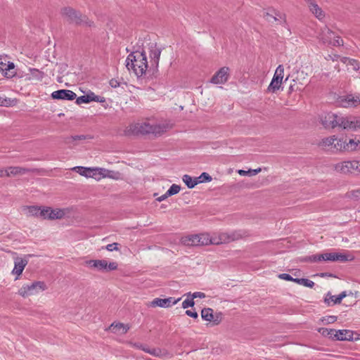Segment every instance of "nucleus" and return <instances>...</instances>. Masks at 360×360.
<instances>
[{
  "label": "nucleus",
  "mask_w": 360,
  "mask_h": 360,
  "mask_svg": "<svg viewBox=\"0 0 360 360\" xmlns=\"http://www.w3.org/2000/svg\"><path fill=\"white\" fill-rule=\"evenodd\" d=\"M319 332L322 335H323L325 337H328L329 338L335 340V329H328V328H321L319 329Z\"/></svg>",
  "instance_id": "obj_31"
},
{
  "label": "nucleus",
  "mask_w": 360,
  "mask_h": 360,
  "mask_svg": "<svg viewBox=\"0 0 360 360\" xmlns=\"http://www.w3.org/2000/svg\"><path fill=\"white\" fill-rule=\"evenodd\" d=\"M183 181L189 188H194L198 183H201L202 181H198L197 178L193 179L191 176L185 174L182 177Z\"/></svg>",
  "instance_id": "obj_27"
},
{
  "label": "nucleus",
  "mask_w": 360,
  "mask_h": 360,
  "mask_svg": "<svg viewBox=\"0 0 360 360\" xmlns=\"http://www.w3.org/2000/svg\"><path fill=\"white\" fill-rule=\"evenodd\" d=\"M219 240L220 241V244L222 243H229L235 240H238L245 238L248 236L247 231L238 230L233 231L230 233L222 232L219 233Z\"/></svg>",
  "instance_id": "obj_9"
},
{
  "label": "nucleus",
  "mask_w": 360,
  "mask_h": 360,
  "mask_svg": "<svg viewBox=\"0 0 360 360\" xmlns=\"http://www.w3.org/2000/svg\"><path fill=\"white\" fill-rule=\"evenodd\" d=\"M40 207L37 206H28L27 207V215L30 217H39Z\"/></svg>",
  "instance_id": "obj_35"
},
{
  "label": "nucleus",
  "mask_w": 360,
  "mask_h": 360,
  "mask_svg": "<svg viewBox=\"0 0 360 360\" xmlns=\"http://www.w3.org/2000/svg\"><path fill=\"white\" fill-rule=\"evenodd\" d=\"M283 75H284V68L282 65H279L274 73V75L273 77V79H277L278 81L282 82L283 79Z\"/></svg>",
  "instance_id": "obj_38"
},
{
  "label": "nucleus",
  "mask_w": 360,
  "mask_h": 360,
  "mask_svg": "<svg viewBox=\"0 0 360 360\" xmlns=\"http://www.w3.org/2000/svg\"><path fill=\"white\" fill-rule=\"evenodd\" d=\"M6 169L5 170L0 169V177L6 176Z\"/></svg>",
  "instance_id": "obj_63"
},
{
  "label": "nucleus",
  "mask_w": 360,
  "mask_h": 360,
  "mask_svg": "<svg viewBox=\"0 0 360 360\" xmlns=\"http://www.w3.org/2000/svg\"><path fill=\"white\" fill-rule=\"evenodd\" d=\"M282 84V82L278 81L277 79H272L270 84L267 88V91L271 93H275L278 91Z\"/></svg>",
  "instance_id": "obj_30"
},
{
  "label": "nucleus",
  "mask_w": 360,
  "mask_h": 360,
  "mask_svg": "<svg viewBox=\"0 0 360 360\" xmlns=\"http://www.w3.org/2000/svg\"><path fill=\"white\" fill-rule=\"evenodd\" d=\"M139 131L142 134H153V124L144 122L140 125Z\"/></svg>",
  "instance_id": "obj_34"
},
{
  "label": "nucleus",
  "mask_w": 360,
  "mask_h": 360,
  "mask_svg": "<svg viewBox=\"0 0 360 360\" xmlns=\"http://www.w3.org/2000/svg\"><path fill=\"white\" fill-rule=\"evenodd\" d=\"M347 296L345 291L342 292L338 296L335 297V300L333 301V304H340L342 299Z\"/></svg>",
  "instance_id": "obj_51"
},
{
  "label": "nucleus",
  "mask_w": 360,
  "mask_h": 360,
  "mask_svg": "<svg viewBox=\"0 0 360 360\" xmlns=\"http://www.w3.org/2000/svg\"><path fill=\"white\" fill-rule=\"evenodd\" d=\"M318 38L325 44L333 46H338L343 44V40L340 37L335 36V33L326 26L321 30Z\"/></svg>",
  "instance_id": "obj_4"
},
{
  "label": "nucleus",
  "mask_w": 360,
  "mask_h": 360,
  "mask_svg": "<svg viewBox=\"0 0 360 360\" xmlns=\"http://www.w3.org/2000/svg\"><path fill=\"white\" fill-rule=\"evenodd\" d=\"M28 264V260L26 259H22L17 257L15 259L14 268L12 271V274L16 275L15 280H18L19 276L22 274L25 267Z\"/></svg>",
  "instance_id": "obj_18"
},
{
  "label": "nucleus",
  "mask_w": 360,
  "mask_h": 360,
  "mask_svg": "<svg viewBox=\"0 0 360 360\" xmlns=\"http://www.w3.org/2000/svg\"><path fill=\"white\" fill-rule=\"evenodd\" d=\"M14 68H15L14 63H9L6 70H10L13 69Z\"/></svg>",
  "instance_id": "obj_62"
},
{
  "label": "nucleus",
  "mask_w": 360,
  "mask_h": 360,
  "mask_svg": "<svg viewBox=\"0 0 360 360\" xmlns=\"http://www.w3.org/2000/svg\"><path fill=\"white\" fill-rule=\"evenodd\" d=\"M306 260L309 261L311 262H317L322 261L321 254L309 256Z\"/></svg>",
  "instance_id": "obj_47"
},
{
  "label": "nucleus",
  "mask_w": 360,
  "mask_h": 360,
  "mask_svg": "<svg viewBox=\"0 0 360 360\" xmlns=\"http://www.w3.org/2000/svg\"><path fill=\"white\" fill-rule=\"evenodd\" d=\"M294 84H291L289 87V93L298 90V87H295L296 82L295 79L292 80Z\"/></svg>",
  "instance_id": "obj_58"
},
{
  "label": "nucleus",
  "mask_w": 360,
  "mask_h": 360,
  "mask_svg": "<svg viewBox=\"0 0 360 360\" xmlns=\"http://www.w3.org/2000/svg\"><path fill=\"white\" fill-rule=\"evenodd\" d=\"M202 319L212 323L213 326L219 325L222 320V314L221 312L214 314L211 308H204L201 311Z\"/></svg>",
  "instance_id": "obj_10"
},
{
  "label": "nucleus",
  "mask_w": 360,
  "mask_h": 360,
  "mask_svg": "<svg viewBox=\"0 0 360 360\" xmlns=\"http://www.w3.org/2000/svg\"><path fill=\"white\" fill-rule=\"evenodd\" d=\"M357 165H358V167L356 169V172L358 174H360V160H357Z\"/></svg>",
  "instance_id": "obj_64"
},
{
  "label": "nucleus",
  "mask_w": 360,
  "mask_h": 360,
  "mask_svg": "<svg viewBox=\"0 0 360 360\" xmlns=\"http://www.w3.org/2000/svg\"><path fill=\"white\" fill-rule=\"evenodd\" d=\"M197 179L198 181H201V183H202L204 181H211L212 177L209 174H207L206 172H203L201 174V175L198 178H197Z\"/></svg>",
  "instance_id": "obj_46"
},
{
  "label": "nucleus",
  "mask_w": 360,
  "mask_h": 360,
  "mask_svg": "<svg viewBox=\"0 0 360 360\" xmlns=\"http://www.w3.org/2000/svg\"><path fill=\"white\" fill-rule=\"evenodd\" d=\"M93 172H91V177L94 179H100V176H103V175H106L105 172L107 169L102 168H91Z\"/></svg>",
  "instance_id": "obj_33"
},
{
  "label": "nucleus",
  "mask_w": 360,
  "mask_h": 360,
  "mask_svg": "<svg viewBox=\"0 0 360 360\" xmlns=\"http://www.w3.org/2000/svg\"><path fill=\"white\" fill-rule=\"evenodd\" d=\"M86 264L92 269H96L98 271H110L117 269V263L112 262L108 263L105 259H91L86 262Z\"/></svg>",
  "instance_id": "obj_8"
},
{
  "label": "nucleus",
  "mask_w": 360,
  "mask_h": 360,
  "mask_svg": "<svg viewBox=\"0 0 360 360\" xmlns=\"http://www.w3.org/2000/svg\"><path fill=\"white\" fill-rule=\"evenodd\" d=\"M161 50L155 42H149L143 45L141 51H134L126 59V67L132 70L138 77L146 74L148 68L156 70L158 67Z\"/></svg>",
  "instance_id": "obj_1"
},
{
  "label": "nucleus",
  "mask_w": 360,
  "mask_h": 360,
  "mask_svg": "<svg viewBox=\"0 0 360 360\" xmlns=\"http://www.w3.org/2000/svg\"><path fill=\"white\" fill-rule=\"evenodd\" d=\"M181 241L186 245H200L197 234L184 237Z\"/></svg>",
  "instance_id": "obj_26"
},
{
  "label": "nucleus",
  "mask_w": 360,
  "mask_h": 360,
  "mask_svg": "<svg viewBox=\"0 0 360 360\" xmlns=\"http://www.w3.org/2000/svg\"><path fill=\"white\" fill-rule=\"evenodd\" d=\"M168 197H169V195H167V193L166 192L164 195L158 197L156 200L159 202H162L164 200H165L166 198H167Z\"/></svg>",
  "instance_id": "obj_60"
},
{
  "label": "nucleus",
  "mask_w": 360,
  "mask_h": 360,
  "mask_svg": "<svg viewBox=\"0 0 360 360\" xmlns=\"http://www.w3.org/2000/svg\"><path fill=\"white\" fill-rule=\"evenodd\" d=\"M335 141V136H332L325 139H323L319 143V146L324 149H333L334 141Z\"/></svg>",
  "instance_id": "obj_22"
},
{
  "label": "nucleus",
  "mask_w": 360,
  "mask_h": 360,
  "mask_svg": "<svg viewBox=\"0 0 360 360\" xmlns=\"http://www.w3.org/2000/svg\"><path fill=\"white\" fill-rule=\"evenodd\" d=\"M181 187L177 184H172L169 190L167 191V195L171 196L178 193L180 191Z\"/></svg>",
  "instance_id": "obj_43"
},
{
  "label": "nucleus",
  "mask_w": 360,
  "mask_h": 360,
  "mask_svg": "<svg viewBox=\"0 0 360 360\" xmlns=\"http://www.w3.org/2000/svg\"><path fill=\"white\" fill-rule=\"evenodd\" d=\"M294 282L309 288H313L314 285V281L307 278H295Z\"/></svg>",
  "instance_id": "obj_36"
},
{
  "label": "nucleus",
  "mask_w": 360,
  "mask_h": 360,
  "mask_svg": "<svg viewBox=\"0 0 360 360\" xmlns=\"http://www.w3.org/2000/svg\"><path fill=\"white\" fill-rule=\"evenodd\" d=\"M346 198L352 200H360V189L352 190L346 193Z\"/></svg>",
  "instance_id": "obj_32"
},
{
  "label": "nucleus",
  "mask_w": 360,
  "mask_h": 360,
  "mask_svg": "<svg viewBox=\"0 0 360 360\" xmlns=\"http://www.w3.org/2000/svg\"><path fill=\"white\" fill-rule=\"evenodd\" d=\"M61 14L64 18L70 23L77 25H85L91 27L93 22L89 20L86 16H82L80 13L76 11L70 7H66L61 10Z\"/></svg>",
  "instance_id": "obj_3"
},
{
  "label": "nucleus",
  "mask_w": 360,
  "mask_h": 360,
  "mask_svg": "<svg viewBox=\"0 0 360 360\" xmlns=\"http://www.w3.org/2000/svg\"><path fill=\"white\" fill-rule=\"evenodd\" d=\"M198 240H199L200 245H207L210 244L213 245H219L220 241L219 240V236L217 234H214L213 236H210L209 233H200L197 234Z\"/></svg>",
  "instance_id": "obj_14"
},
{
  "label": "nucleus",
  "mask_w": 360,
  "mask_h": 360,
  "mask_svg": "<svg viewBox=\"0 0 360 360\" xmlns=\"http://www.w3.org/2000/svg\"><path fill=\"white\" fill-rule=\"evenodd\" d=\"M321 122L326 129H334L337 127L352 131L360 129V118L342 117L332 112H326L322 115Z\"/></svg>",
  "instance_id": "obj_2"
},
{
  "label": "nucleus",
  "mask_w": 360,
  "mask_h": 360,
  "mask_svg": "<svg viewBox=\"0 0 360 360\" xmlns=\"http://www.w3.org/2000/svg\"><path fill=\"white\" fill-rule=\"evenodd\" d=\"M278 278H280L281 279H283V280L289 281H293V282L295 280V278H293L290 275H289L288 274H279Z\"/></svg>",
  "instance_id": "obj_54"
},
{
  "label": "nucleus",
  "mask_w": 360,
  "mask_h": 360,
  "mask_svg": "<svg viewBox=\"0 0 360 360\" xmlns=\"http://www.w3.org/2000/svg\"><path fill=\"white\" fill-rule=\"evenodd\" d=\"M30 72H32V75L37 77L38 79H42L44 76L43 72L39 71L37 69H30Z\"/></svg>",
  "instance_id": "obj_50"
},
{
  "label": "nucleus",
  "mask_w": 360,
  "mask_h": 360,
  "mask_svg": "<svg viewBox=\"0 0 360 360\" xmlns=\"http://www.w3.org/2000/svg\"><path fill=\"white\" fill-rule=\"evenodd\" d=\"M323 261H331V262H347L352 260L349 259V256L344 253L338 252H330L321 254Z\"/></svg>",
  "instance_id": "obj_16"
},
{
  "label": "nucleus",
  "mask_w": 360,
  "mask_h": 360,
  "mask_svg": "<svg viewBox=\"0 0 360 360\" xmlns=\"http://www.w3.org/2000/svg\"><path fill=\"white\" fill-rule=\"evenodd\" d=\"M188 297H191L193 299L195 298H205V294L204 292H193V294H191V292H188L187 294Z\"/></svg>",
  "instance_id": "obj_48"
},
{
  "label": "nucleus",
  "mask_w": 360,
  "mask_h": 360,
  "mask_svg": "<svg viewBox=\"0 0 360 360\" xmlns=\"http://www.w3.org/2000/svg\"><path fill=\"white\" fill-rule=\"evenodd\" d=\"M354 332L350 330H335V340H353Z\"/></svg>",
  "instance_id": "obj_19"
},
{
  "label": "nucleus",
  "mask_w": 360,
  "mask_h": 360,
  "mask_svg": "<svg viewBox=\"0 0 360 360\" xmlns=\"http://www.w3.org/2000/svg\"><path fill=\"white\" fill-rule=\"evenodd\" d=\"M50 207H43L40 209L39 217L44 219H49Z\"/></svg>",
  "instance_id": "obj_44"
},
{
  "label": "nucleus",
  "mask_w": 360,
  "mask_h": 360,
  "mask_svg": "<svg viewBox=\"0 0 360 360\" xmlns=\"http://www.w3.org/2000/svg\"><path fill=\"white\" fill-rule=\"evenodd\" d=\"M230 69L228 67L220 68L211 78V82L215 84H222L228 81Z\"/></svg>",
  "instance_id": "obj_11"
},
{
  "label": "nucleus",
  "mask_w": 360,
  "mask_h": 360,
  "mask_svg": "<svg viewBox=\"0 0 360 360\" xmlns=\"http://www.w3.org/2000/svg\"><path fill=\"white\" fill-rule=\"evenodd\" d=\"M119 243H111V244H108L105 248L106 250H108V251H113V250H119Z\"/></svg>",
  "instance_id": "obj_52"
},
{
  "label": "nucleus",
  "mask_w": 360,
  "mask_h": 360,
  "mask_svg": "<svg viewBox=\"0 0 360 360\" xmlns=\"http://www.w3.org/2000/svg\"><path fill=\"white\" fill-rule=\"evenodd\" d=\"M265 19L270 22L278 21L281 25H282L284 28L286 30L283 34L289 37L291 34V31L290 27L287 22L286 15L284 13H282L279 11H273V13H266L264 14Z\"/></svg>",
  "instance_id": "obj_7"
},
{
  "label": "nucleus",
  "mask_w": 360,
  "mask_h": 360,
  "mask_svg": "<svg viewBox=\"0 0 360 360\" xmlns=\"http://www.w3.org/2000/svg\"><path fill=\"white\" fill-rule=\"evenodd\" d=\"M37 172V169L27 168L22 167H9L6 169V176H16L23 175L27 173H35Z\"/></svg>",
  "instance_id": "obj_12"
},
{
  "label": "nucleus",
  "mask_w": 360,
  "mask_h": 360,
  "mask_svg": "<svg viewBox=\"0 0 360 360\" xmlns=\"http://www.w3.org/2000/svg\"><path fill=\"white\" fill-rule=\"evenodd\" d=\"M129 326L128 324H124L122 323H112L109 329L115 334H125L129 329Z\"/></svg>",
  "instance_id": "obj_21"
},
{
  "label": "nucleus",
  "mask_w": 360,
  "mask_h": 360,
  "mask_svg": "<svg viewBox=\"0 0 360 360\" xmlns=\"http://www.w3.org/2000/svg\"><path fill=\"white\" fill-rule=\"evenodd\" d=\"M195 304V302L193 300V298L191 297L190 300L189 299H187V300H185L183 303H182V307L184 309H187L188 307H193Z\"/></svg>",
  "instance_id": "obj_49"
},
{
  "label": "nucleus",
  "mask_w": 360,
  "mask_h": 360,
  "mask_svg": "<svg viewBox=\"0 0 360 360\" xmlns=\"http://www.w3.org/2000/svg\"><path fill=\"white\" fill-rule=\"evenodd\" d=\"M170 127L165 124H153V134L155 136L161 135L165 132Z\"/></svg>",
  "instance_id": "obj_28"
},
{
  "label": "nucleus",
  "mask_w": 360,
  "mask_h": 360,
  "mask_svg": "<svg viewBox=\"0 0 360 360\" xmlns=\"http://www.w3.org/2000/svg\"><path fill=\"white\" fill-rule=\"evenodd\" d=\"M131 345H132V346H133L134 347H136V348L139 349H141V350H143V348H144V347H145V346H144V345H142V344H141V343H138V342L132 343Z\"/></svg>",
  "instance_id": "obj_59"
},
{
  "label": "nucleus",
  "mask_w": 360,
  "mask_h": 360,
  "mask_svg": "<svg viewBox=\"0 0 360 360\" xmlns=\"http://www.w3.org/2000/svg\"><path fill=\"white\" fill-rule=\"evenodd\" d=\"M325 321L327 323H333L337 321V316H329L326 319H325Z\"/></svg>",
  "instance_id": "obj_56"
},
{
  "label": "nucleus",
  "mask_w": 360,
  "mask_h": 360,
  "mask_svg": "<svg viewBox=\"0 0 360 360\" xmlns=\"http://www.w3.org/2000/svg\"><path fill=\"white\" fill-rule=\"evenodd\" d=\"M309 7L310 11L319 20L324 17L322 9L316 4L311 2Z\"/></svg>",
  "instance_id": "obj_25"
},
{
  "label": "nucleus",
  "mask_w": 360,
  "mask_h": 360,
  "mask_svg": "<svg viewBox=\"0 0 360 360\" xmlns=\"http://www.w3.org/2000/svg\"><path fill=\"white\" fill-rule=\"evenodd\" d=\"M357 167V160H347L333 165V168L339 174L350 175L354 172H356Z\"/></svg>",
  "instance_id": "obj_6"
},
{
  "label": "nucleus",
  "mask_w": 360,
  "mask_h": 360,
  "mask_svg": "<svg viewBox=\"0 0 360 360\" xmlns=\"http://www.w3.org/2000/svg\"><path fill=\"white\" fill-rule=\"evenodd\" d=\"M261 172V168L255 169H249L248 171L243 169H239L238 173L241 176H255Z\"/></svg>",
  "instance_id": "obj_39"
},
{
  "label": "nucleus",
  "mask_w": 360,
  "mask_h": 360,
  "mask_svg": "<svg viewBox=\"0 0 360 360\" xmlns=\"http://www.w3.org/2000/svg\"><path fill=\"white\" fill-rule=\"evenodd\" d=\"M65 210L63 209H51L50 207L49 219H60L65 215Z\"/></svg>",
  "instance_id": "obj_23"
},
{
  "label": "nucleus",
  "mask_w": 360,
  "mask_h": 360,
  "mask_svg": "<svg viewBox=\"0 0 360 360\" xmlns=\"http://www.w3.org/2000/svg\"><path fill=\"white\" fill-rule=\"evenodd\" d=\"M51 97L53 99L72 101L76 98L77 95L71 90L60 89L53 91Z\"/></svg>",
  "instance_id": "obj_15"
},
{
  "label": "nucleus",
  "mask_w": 360,
  "mask_h": 360,
  "mask_svg": "<svg viewBox=\"0 0 360 360\" xmlns=\"http://www.w3.org/2000/svg\"><path fill=\"white\" fill-rule=\"evenodd\" d=\"M181 298L174 299V297H168L165 299L155 298L152 302V307H169L172 304H175L181 300Z\"/></svg>",
  "instance_id": "obj_17"
},
{
  "label": "nucleus",
  "mask_w": 360,
  "mask_h": 360,
  "mask_svg": "<svg viewBox=\"0 0 360 360\" xmlns=\"http://www.w3.org/2000/svg\"><path fill=\"white\" fill-rule=\"evenodd\" d=\"M110 85L112 88H117L121 87L122 89H124V86H127V83L125 82H120L116 79H112L110 80L109 82Z\"/></svg>",
  "instance_id": "obj_42"
},
{
  "label": "nucleus",
  "mask_w": 360,
  "mask_h": 360,
  "mask_svg": "<svg viewBox=\"0 0 360 360\" xmlns=\"http://www.w3.org/2000/svg\"><path fill=\"white\" fill-rule=\"evenodd\" d=\"M47 287L43 281H35L30 285H22L18 290V294L22 297H27L46 290Z\"/></svg>",
  "instance_id": "obj_5"
},
{
  "label": "nucleus",
  "mask_w": 360,
  "mask_h": 360,
  "mask_svg": "<svg viewBox=\"0 0 360 360\" xmlns=\"http://www.w3.org/2000/svg\"><path fill=\"white\" fill-rule=\"evenodd\" d=\"M86 136L85 135H75V136H71L70 137H68L65 140V142L67 143H72L73 141H81V140H84L86 139Z\"/></svg>",
  "instance_id": "obj_41"
},
{
  "label": "nucleus",
  "mask_w": 360,
  "mask_h": 360,
  "mask_svg": "<svg viewBox=\"0 0 360 360\" xmlns=\"http://www.w3.org/2000/svg\"><path fill=\"white\" fill-rule=\"evenodd\" d=\"M346 139H337L335 137V141H334V144H333V149L336 150L337 151H339V152H341V153H344V152H347V150H346Z\"/></svg>",
  "instance_id": "obj_24"
},
{
  "label": "nucleus",
  "mask_w": 360,
  "mask_h": 360,
  "mask_svg": "<svg viewBox=\"0 0 360 360\" xmlns=\"http://www.w3.org/2000/svg\"><path fill=\"white\" fill-rule=\"evenodd\" d=\"M72 169L87 178L91 177V172H93L90 167H75Z\"/></svg>",
  "instance_id": "obj_29"
},
{
  "label": "nucleus",
  "mask_w": 360,
  "mask_h": 360,
  "mask_svg": "<svg viewBox=\"0 0 360 360\" xmlns=\"http://www.w3.org/2000/svg\"><path fill=\"white\" fill-rule=\"evenodd\" d=\"M85 96H88V98H86L88 103H89L91 101H96V102H98V103H103V102L105 101V99L104 97L96 96V95H95L92 92L85 95Z\"/></svg>",
  "instance_id": "obj_37"
},
{
  "label": "nucleus",
  "mask_w": 360,
  "mask_h": 360,
  "mask_svg": "<svg viewBox=\"0 0 360 360\" xmlns=\"http://www.w3.org/2000/svg\"><path fill=\"white\" fill-rule=\"evenodd\" d=\"M186 314L188 316H191L192 318H194V319H197L198 315V313L196 311H191V310H186Z\"/></svg>",
  "instance_id": "obj_57"
},
{
  "label": "nucleus",
  "mask_w": 360,
  "mask_h": 360,
  "mask_svg": "<svg viewBox=\"0 0 360 360\" xmlns=\"http://www.w3.org/2000/svg\"><path fill=\"white\" fill-rule=\"evenodd\" d=\"M340 105L343 108L356 107L360 104V95H348L340 97L339 100Z\"/></svg>",
  "instance_id": "obj_13"
},
{
  "label": "nucleus",
  "mask_w": 360,
  "mask_h": 360,
  "mask_svg": "<svg viewBox=\"0 0 360 360\" xmlns=\"http://www.w3.org/2000/svg\"><path fill=\"white\" fill-rule=\"evenodd\" d=\"M346 145L347 153L360 150V136L352 139H346Z\"/></svg>",
  "instance_id": "obj_20"
},
{
  "label": "nucleus",
  "mask_w": 360,
  "mask_h": 360,
  "mask_svg": "<svg viewBox=\"0 0 360 360\" xmlns=\"http://www.w3.org/2000/svg\"><path fill=\"white\" fill-rule=\"evenodd\" d=\"M350 63H351V65H353L354 70H359V65L357 64V63L356 62V60H351Z\"/></svg>",
  "instance_id": "obj_61"
},
{
  "label": "nucleus",
  "mask_w": 360,
  "mask_h": 360,
  "mask_svg": "<svg viewBox=\"0 0 360 360\" xmlns=\"http://www.w3.org/2000/svg\"><path fill=\"white\" fill-rule=\"evenodd\" d=\"M335 297H336L332 295L330 292H328V294L326 295V297H325L324 301L328 305H330V302H333V301L335 300Z\"/></svg>",
  "instance_id": "obj_53"
},
{
  "label": "nucleus",
  "mask_w": 360,
  "mask_h": 360,
  "mask_svg": "<svg viewBox=\"0 0 360 360\" xmlns=\"http://www.w3.org/2000/svg\"><path fill=\"white\" fill-rule=\"evenodd\" d=\"M106 175H103V177L108 176L110 178L114 179H120V173L118 172H113L107 170L105 172Z\"/></svg>",
  "instance_id": "obj_45"
},
{
  "label": "nucleus",
  "mask_w": 360,
  "mask_h": 360,
  "mask_svg": "<svg viewBox=\"0 0 360 360\" xmlns=\"http://www.w3.org/2000/svg\"><path fill=\"white\" fill-rule=\"evenodd\" d=\"M87 98H88V96H85V95L79 96V97L77 98L76 103L77 105H80L82 103H88V101H87V99H86Z\"/></svg>",
  "instance_id": "obj_55"
},
{
  "label": "nucleus",
  "mask_w": 360,
  "mask_h": 360,
  "mask_svg": "<svg viewBox=\"0 0 360 360\" xmlns=\"http://www.w3.org/2000/svg\"><path fill=\"white\" fill-rule=\"evenodd\" d=\"M143 351H144L146 353H148L154 356H160L162 355V351L160 349H150L145 346L144 348H143Z\"/></svg>",
  "instance_id": "obj_40"
}]
</instances>
